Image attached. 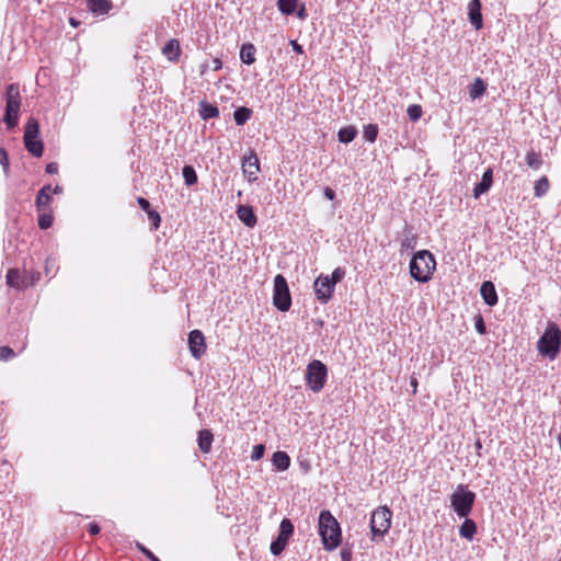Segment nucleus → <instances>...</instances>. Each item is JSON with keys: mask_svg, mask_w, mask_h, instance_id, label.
<instances>
[{"mask_svg": "<svg viewBox=\"0 0 561 561\" xmlns=\"http://www.w3.org/2000/svg\"><path fill=\"white\" fill-rule=\"evenodd\" d=\"M480 294L485 305L493 307L497 304L499 297L494 284L491 280H484L480 287Z\"/></svg>", "mask_w": 561, "mask_h": 561, "instance_id": "nucleus-12", "label": "nucleus"}, {"mask_svg": "<svg viewBox=\"0 0 561 561\" xmlns=\"http://www.w3.org/2000/svg\"><path fill=\"white\" fill-rule=\"evenodd\" d=\"M272 462L278 471H285L290 466V457L287 453L278 450L273 454Z\"/></svg>", "mask_w": 561, "mask_h": 561, "instance_id": "nucleus-22", "label": "nucleus"}, {"mask_svg": "<svg viewBox=\"0 0 561 561\" xmlns=\"http://www.w3.org/2000/svg\"><path fill=\"white\" fill-rule=\"evenodd\" d=\"M342 561H351L352 551L350 548H343L340 552Z\"/></svg>", "mask_w": 561, "mask_h": 561, "instance_id": "nucleus-47", "label": "nucleus"}, {"mask_svg": "<svg viewBox=\"0 0 561 561\" xmlns=\"http://www.w3.org/2000/svg\"><path fill=\"white\" fill-rule=\"evenodd\" d=\"M5 279H7L8 286L16 288V289L25 288L31 284L26 280V278L16 268L9 270L7 273Z\"/></svg>", "mask_w": 561, "mask_h": 561, "instance_id": "nucleus-16", "label": "nucleus"}, {"mask_svg": "<svg viewBox=\"0 0 561 561\" xmlns=\"http://www.w3.org/2000/svg\"><path fill=\"white\" fill-rule=\"evenodd\" d=\"M252 111L249 107L240 106L233 112V119L236 125H244L251 117Z\"/></svg>", "mask_w": 561, "mask_h": 561, "instance_id": "nucleus-28", "label": "nucleus"}, {"mask_svg": "<svg viewBox=\"0 0 561 561\" xmlns=\"http://www.w3.org/2000/svg\"><path fill=\"white\" fill-rule=\"evenodd\" d=\"M7 106L3 121L8 129H12L18 125L20 113V94L15 84H9L5 91Z\"/></svg>", "mask_w": 561, "mask_h": 561, "instance_id": "nucleus-6", "label": "nucleus"}, {"mask_svg": "<svg viewBox=\"0 0 561 561\" xmlns=\"http://www.w3.org/2000/svg\"><path fill=\"white\" fill-rule=\"evenodd\" d=\"M277 538L280 539L282 541H285L287 545L290 539V537H288L287 535H283L280 533H278Z\"/></svg>", "mask_w": 561, "mask_h": 561, "instance_id": "nucleus-55", "label": "nucleus"}, {"mask_svg": "<svg viewBox=\"0 0 561 561\" xmlns=\"http://www.w3.org/2000/svg\"><path fill=\"white\" fill-rule=\"evenodd\" d=\"M255 47L253 44L247 43L241 46L240 58L243 64L252 65L255 61Z\"/></svg>", "mask_w": 561, "mask_h": 561, "instance_id": "nucleus-26", "label": "nucleus"}, {"mask_svg": "<svg viewBox=\"0 0 561 561\" xmlns=\"http://www.w3.org/2000/svg\"><path fill=\"white\" fill-rule=\"evenodd\" d=\"M297 16L300 19V20H305L306 16H307V13H306V8L305 5L302 4L300 7V9L297 11Z\"/></svg>", "mask_w": 561, "mask_h": 561, "instance_id": "nucleus-52", "label": "nucleus"}, {"mask_svg": "<svg viewBox=\"0 0 561 561\" xmlns=\"http://www.w3.org/2000/svg\"><path fill=\"white\" fill-rule=\"evenodd\" d=\"M198 113H199V116L204 121H207V119H211V118L218 117L219 116V108L216 105L210 104V103H208L206 101H201L199 102Z\"/></svg>", "mask_w": 561, "mask_h": 561, "instance_id": "nucleus-20", "label": "nucleus"}, {"mask_svg": "<svg viewBox=\"0 0 561 561\" xmlns=\"http://www.w3.org/2000/svg\"><path fill=\"white\" fill-rule=\"evenodd\" d=\"M188 348L192 356L198 359L206 351L205 336L199 330H193L188 334Z\"/></svg>", "mask_w": 561, "mask_h": 561, "instance_id": "nucleus-11", "label": "nucleus"}, {"mask_svg": "<svg viewBox=\"0 0 561 561\" xmlns=\"http://www.w3.org/2000/svg\"><path fill=\"white\" fill-rule=\"evenodd\" d=\"M286 547L287 543L276 537V539L271 542L270 550L273 556H279Z\"/></svg>", "mask_w": 561, "mask_h": 561, "instance_id": "nucleus-37", "label": "nucleus"}, {"mask_svg": "<svg viewBox=\"0 0 561 561\" xmlns=\"http://www.w3.org/2000/svg\"><path fill=\"white\" fill-rule=\"evenodd\" d=\"M469 21L472 26L478 31L482 27L483 19L481 13L480 0H471L468 4Z\"/></svg>", "mask_w": 561, "mask_h": 561, "instance_id": "nucleus-13", "label": "nucleus"}, {"mask_svg": "<svg viewBox=\"0 0 561 561\" xmlns=\"http://www.w3.org/2000/svg\"><path fill=\"white\" fill-rule=\"evenodd\" d=\"M215 62H216V66H215L214 70H219L221 68V62L218 59H216Z\"/></svg>", "mask_w": 561, "mask_h": 561, "instance_id": "nucleus-57", "label": "nucleus"}, {"mask_svg": "<svg viewBox=\"0 0 561 561\" xmlns=\"http://www.w3.org/2000/svg\"><path fill=\"white\" fill-rule=\"evenodd\" d=\"M477 533V524L473 519L465 517L463 523L459 527L460 537L471 541Z\"/></svg>", "mask_w": 561, "mask_h": 561, "instance_id": "nucleus-19", "label": "nucleus"}, {"mask_svg": "<svg viewBox=\"0 0 561 561\" xmlns=\"http://www.w3.org/2000/svg\"><path fill=\"white\" fill-rule=\"evenodd\" d=\"M561 330L554 322H549L543 334L537 342L538 352L553 360L560 353Z\"/></svg>", "mask_w": 561, "mask_h": 561, "instance_id": "nucleus-3", "label": "nucleus"}, {"mask_svg": "<svg viewBox=\"0 0 561 561\" xmlns=\"http://www.w3.org/2000/svg\"><path fill=\"white\" fill-rule=\"evenodd\" d=\"M15 357L14 351L10 346H0V360H9Z\"/></svg>", "mask_w": 561, "mask_h": 561, "instance_id": "nucleus-41", "label": "nucleus"}, {"mask_svg": "<svg viewBox=\"0 0 561 561\" xmlns=\"http://www.w3.org/2000/svg\"><path fill=\"white\" fill-rule=\"evenodd\" d=\"M299 0H277L278 10L285 15H291L296 12Z\"/></svg>", "mask_w": 561, "mask_h": 561, "instance_id": "nucleus-29", "label": "nucleus"}, {"mask_svg": "<svg viewBox=\"0 0 561 561\" xmlns=\"http://www.w3.org/2000/svg\"><path fill=\"white\" fill-rule=\"evenodd\" d=\"M50 193H53V187L51 185L47 184V185H44L39 191H38V195H42V196H45V195H50Z\"/></svg>", "mask_w": 561, "mask_h": 561, "instance_id": "nucleus-50", "label": "nucleus"}, {"mask_svg": "<svg viewBox=\"0 0 561 561\" xmlns=\"http://www.w3.org/2000/svg\"><path fill=\"white\" fill-rule=\"evenodd\" d=\"M294 524L289 518H283L279 524L278 533L283 535H287L288 537H291L294 535Z\"/></svg>", "mask_w": 561, "mask_h": 561, "instance_id": "nucleus-36", "label": "nucleus"}, {"mask_svg": "<svg viewBox=\"0 0 561 561\" xmlns=\"http://www.w3.org/2000/svg\"><path fill=\"white\" fill-rule=\"evenodd\" d=\"M182 175L187 186H192L197 183V173L193 165L186 164L182 169Z\"/></svg>", "mask_w": 561, "mask_h": 561, "instance_id": "nucleus-30", "label": "nucleus"}, {"mask_svg": "<svg viewBox=\"0 0 561 561\" xmlns=\"http://www.w3.org/2000/svg\"><path fill=\"white\" fill-rule=\"evenodd\" d=\"M319 535L323 548L328 551L336 549L342 541V531L339 522L330 511L323 510L319 514Z\"/></svg>", "mask_w": 561, "mask_h": 561, "instance_id": "nucleus-1", "label": "nucleus"}, {"mask_svg": "<svg viewBox=\"0 0 561 561\" xmlns=\"http://www.w3.org/2000/svg\"><path fill=\"white\" fill-rule=\"evenodd\" d=\"M435 268V256L428 250L415 252L410 261V275L419 283H427Z\"/></svg>", "mask_w": 561, "mask_h": 561, "instance_id": "nucleus-2", "label": "nucleus"}, {"mask_svg": "<svg viewBox=\"0 0 561 561\" xmlns=\"http://www.w3.org/2000/svg\"><path fill=\"white\" fill-rule=\"evenodd\" d=\"M48 174H56L58 172V164L56 162H49L45 169Z\"/></svg>", "mask_w": 561, "mask_h": 561, "instance_id": "nucleus-48", "label": "nucleus"}, {"mask_svg": "<svg viewBox=\"0 0 561 561\" xmlns=\"http://www.w3.org/2000/svg\"><path fill=\"white\" fill-rule=\"evenodd\" d=\"M411 386L414 387V390L416 389L417 381L415 379L411 380Z\"/></svg>", "mask_w": 561, "mask_h": 561, "instance_id": "nucleus-58", "label": "nucleus"}, {"mask_svg": "<svg viewBox=\"0 0 561 561\" xmlns=\"http://www.w3.org/2000/svg\"><path fill=\"white\" fill-rule=\"evenodd\" d=\"M559 561H561V559Z\"/></svg>", "mask_w": 561, "mask_h": 561, "instance_id": "nucleus-59", "label": "nucleus"}, {"mask_svg": "<svg viewBox=\"0 0 561 561\" xmlns=\"http://www.w3.org/2000/svg\"><path fill=\"white\" fill-rule=\"evenodd\" d=\"M345 276V271L342 268V267H336L331 276H329V280H331L333 283V286L335 287V285L341 282Z\"/></svg>", "mask_w": 561, "mask_h": 561, "instance_id": "nucleus-40", "label": "nucleus"}, {"mask_svg": "<svg viewBox=\"0 0 561 561\" xmlns=\"http://www.w3.org/2000/svg\"><path fill=\"white\" fill-rule=\"evenodd\" d=\"M273 304L282 312L288 311L291 306L289 287L282 274H277L274 278Z\"/></svg>", "mask_w": 561, "mask_h": 561, "instance_id": "nucleus-8", "label": "nucleus"}, {"mask_svg": "<svg viewBox=\"0 0 561 561\" xmlns=\"http://www.w3.org/2000/svg\"><path fill=\"white\" fill-rule=\"evenodd\" d=\"M323 193L324 196L330 201H333L335 198V192L329 186L324 188Z\"/></svg>", "mask_w": 561, "mask_h": 561, "instance_id": "nucleus-51", "label": "nucleus"}, {"mask_svg": "<svg viewBox=\"0 0 561 561\" xmlns=\"http://www.w3.org/2000/svg\"><path fill=\"white\" fill-rule=\"evenodd\" d=\"M493 183V171L491 168H488L481 178V181L477 183L473 187V197L479 198L482 194L486 193Z\"/></svg>", "mask_w": 561, "mask_h": 561, "instance_id": "nucleus-15", "label": "nucleus"}, {"mask_svg": "<svg viewBox=\"0 0 561 561\" xmlns=\"http://www.w3.org/2000/svg\"><path fill=\"white\" fill-rule=\"evenodd\" d=\"M147 215H148L149 221L151 222L152 230H157L161 224L160 214L157 210L151 209L147 213Z\"/></svg>", "mask_w": 561, "mask_h": 561, "instance_id": "nucleus-39", "label": "nucleus"}, {"mask_svg": "<svg viewBox=\"0 0 561 561\" xmlns=\"http://www.w3.org/2000/svg\"><path fill=\"white\" fill-rule=\"evenodd\" d=\"M137 203H138L139 207H140L144 211H146V213H148L149 210H151V209H152V208H151V205H150V203H149V201H148V199H146L145 197H138V198H137Z\"/></svg>", "mask_w": 561, "mask_h": 561, "instance_id": "nucleus-46", "label": "nucleus"}, {"mask_svg": "<svg viewBox=\"0 0 561 561\" xmlns=\"http://www.w3.org/2000/svg\"><path fill=\"white\" fill-rule=\"evenodd\" d=\"M214 440V435L209 430H202L198 432V447L202 453L207 454L211 449V444Z\"/></svg>", "mask_w": 561, "mask_h": 561, "instance_id": "nucleus-21", "label": "nucleus"}, {"mask_svg": "<svg viewBox=\"0 0 561 561\" xmlns=\"http://www.w3.org/2000/svg\"><path fill=\"white\" fill-rule=\"evenodd\" d=\"M243 173L249 175V181L256 180L255 173L260 171V161L255 152L243 158Z\"/></svg>", "mask_w": 561, "mask_h": 561, "instance_id": "nucleus-14", "label": "nucleus"}, {"mask_svg": "<svg viewBox=\"0 0 561 561\" xmlns=\"http://www.w3.org/2000/svg\"><path fill=\"white\" fill-rule=\"evenodd\" d=\"M364 138L369 142H375L378 136V126L374 124H368L364 127Z\"/></svg>", "mask_w": 561, "mask_h": 561, "instance_id": "nucleus-35", "label": "nucleus"}, {"mask_svg": "<svg viewBox=\"0 0 561 561\" xmlns=\"http://www.w3.org/2000/svg\"><path fill=\"white\" fill-rule=\"evenodd\" d=\"M408 116L412 122H416L422 116V107L417 104L409 105L407 110Z\"/></svg>", "mask_w": 561, "mask_h": 561, "instance_id": "nucleus-38", "label": "nucleus"}, {"mask_svg": "<svg viewBox=\"0 0 561 561\" xmlns=\"http://www.w3.org/2000/svg\"><path fill=\"white\" fill-rule=\"evenodd\" d=\"M100 526L96 524V523H91L89 524L88 526V531L92 535V536H95V535H99L100 534Z\"/></svg>", "mask_w": 561, "mask_h": 561, "instance_id": "nucleus-49", "label": "nucleus"}, {"mask_svg": "<svg viewBox=\"0 0 561 561\" xmlns=\"http://www.w3.org/2000/svg\"><path fill=\"white\" fill-rule=\"evenodd\" d=\"M488 84L481 78H476L474 81L468 87L469 96L472 101L481 98L486 91Z\"/></svg>", "mask_w": 561, "mask_h": 561, "instance_id": "nucleus-23", "label": "nucleus"}, {"mask_svg": "<svg viewBox=\"0 0 561 561\" xmlns=\"http://www.w3.org/2000/svg\"><path fill=\"white\" fill-rule=\"evenodd\" d=\"M474 447H476V451L478 454V456H481V449H482V443L480 439H478L476 443H474Z\"/></svg>", "mask_w": 561, "mask_h": 561, "instance_id": "nucleus-54", "label": "nucleus"}, {"mask_svg": "<svg viewBox=\"0 0 561 561\" xmlns=\"http://www.w3.org/2000/svg\"><path fill=\"white\" fill-rule=\"evenodd\" d=\"M401 251L402 250H413L416 247L417 238L412 232V228L405 227L403 231V237L401 238Z\"/></svg>", "mask_w": 561, "mask_h": 561, "instance_id": "nucleus-24", "label": "nucleus"}, {"mask_svg": "<svg viewBox=\"0 0 561 561\" xmlns=\"http://www.w3.org/2000/svg\"><path fill=\"white\" fill-rule=\"evenodd\" d=\"M39 136V125L36 119L30 118L24 127V146L26 150L34 157L43 156L44 145Z\"/></svg>", "mask_w": 561, "mask_h": 561, "instance_id": "nucleus-7", "label": "nucleus"}, {"mask_svg": "<svg viewBox=\"0 0 561 561\" xmlns=\"http://www.w3.org/2000/svg\"><path fill=\"white\" fill-rule=\"evenodd\" d=\"M392 513L387 506L378 507L371 514L370 530L373 538H382L391 526Z\"/></svg>", "mask_w": 561, "mask_h": 561, "instance_id": "nucleus-9", "label": "nucleus"}, {"mask_svg": "<svg viewBox=\"0 0 561 561\" xmlns=\"http://www.w3.org/2000/svg\"><path fill=\"white\" fill-rule=\"evenodd\" d=\"M549 190V181L546 176L540 178L538 181H536L534 191L535 196L541 197L543 196Z\"/></svg>", "mask_w": 561, "mask_h": 561, "instance_id": "nucleus-33", "label": "nucleus"}, {"mask_svg": "<svg viewBox=\"0 0 561 561\" xmlns=\"http://www.w3.org/2000/svg\"><path fill=\"white\" fill-rule=\"evenodd\" d=\"M357 133L358 131L355 126L348 125L340 128V130L337 131V139L342 144H350L355 139Z\"/></svg>", "mask_w": 561, "mask_h": 561, "instance_id": "nucleus-25", "label": "nucleus"}, {"mask_svg": "<svg viewBox=\"0 0 561 561\" xmlns=\"http://www.w3.org/2000/svg\"><path fill=\"white\" fill-rule=\"evenodd\" d=\"M180 44L176 39H170L162 49L169 60H175L180 56Z\"/></svg>", "mask_w": 561, "mask_h": 561, "instance_id": "nucleus-27", "label": "nucleus"}, {"mask_svg": "<svg viewBox=\"0 0 561 561\" xmlns=\"http://www.w3.org/2000/svg\"><path fill=\"white\" fill-rule=\"evenodd\" d=\"M291 46H293V49L298 53V54H302V46L299 45L296 41H291L290 42Z\"/></svg>", "mask_w": 561, "mask_h": 561, "instance_id": "nucleus-53", "label": "nucleus"}, {"mask_svg": "<svg viewBox=\"0 0 561 561\" xmlns=\"http://www.w3.org/2000/svg\"><path fill=\"white\" fill-rule=\"evenodd\" d=\"M265 451V447L262 444L255 445L251 453V459L252 460H260Z\"/></svg>", "mask_w": 561, "mask_h": 561, "instance_id": "nucleus-43", "label": "nucleus"}, {"mask_svg": "<svg viewBox=\"0 0 561 561\" xmlns=\"http://www.w3.org/2000/svg\"><path fill=\"white\" fill-rule=\"evenodd\" d=\"M87 7L94 15H104L112 10L113 2L111 0H87Z\"/></svg>", "mask_w": 561, "mask_h": 561, "instance_id": "nucleus-17", "label": "nucleus"}, {"mask_svg": "<svg viewBox=\"0 0 561 561\" xmlns=\"http://www.w3.org/2000/svg\"><path fill=\"white\" fill-rule=\"evenodd\" d=\"M53 193L54 194L62 193V187L60 185H56L55 187H53Z\"/></svg>", "mask_w": 561, "mask_h": 561, "instance_id": "nucleus-56", "label": "nucleus"}, {"mask_svg": "<svg viewBox=\"0 0 561 561\" xmlns=\"http://www.w3.org/2000/svg\"><path fill=\"white\" fill-rule=\"evenodd\" d=\"M474 325H476V330L478 331V333L484 334L486 332L485 324H484L483 318L481 316H478L476 318Z\"/></svg>", "mask_w": 561, "mask_h": 561, "instance_id": "nucleus-45", "label": "nucleus"}, {"mask_svg": "<svg viewBox=\"0 0 561 561\" xmlns=\"http://www.w3.org/2000/svg\"><path fill=\"white\" fill-rule=\"evenodd\" d=\"M334 288L328 275H320L313 283L316 297L321 304H327L331 299Z\"/></svg>", "mask_w": 561, "mask_h": 561, "instance_id": "nucleus-10", "label": "nucleus"}, {"mask_svg": "<svg viewBox=\"0 0 561 561\" xmlns=\"http://www.w3.org/2000/svg\"><path fill=\"white\" fill-rule=\"evenodd\" d=\"M237 215L240 221H242L247 227H254L257 222L256 215L254 214L251 206L240 205L237 208Z\"/></svg>", "mask_w": 561, "mask_h": 561, "instance_id": "nucleus-18", "label": "nucleus"}, {"mask_svg": "<svg viewBox=\"0 0 561 561\" xmlns=\"http://www.w3.org/2000/svg\"><path fill=\"white\" fill-rule=\"evenodd\" d=\"M53 214L51 210L38 211V227L43 230H46L53 225Z\"/></svg>", "mask_w": 561, "mask_h": 561, "instance_id": "nucleus-32", "label": "nucleus"}, {"mask_svg": "<svg viewBox=\"0 0 561 561\" xmlns=\"http://www.w3.org/2000/svg\"><path fill=\"white\" fill-rule=\"evenodd\" d=\"M328 378V367L319 359H313L307 365L306 369V383L313 392H320Z\"/></svg>", "mask_w": 561, "mask_h": 561, "instance_id": "nucleus-5", "label": "nucleus"}, {"mask_svg": "<svg viewBox=\"0 0 561 561\" xmlns=\"http://www.w3.org/2000/svg\"><path fill=\"white\" fill-rule=\"evenodd\" d=\"M476 493L459 484L450 495V506L459 517H467L473 507Z\"/></svg>", "mask_w": 561, "mask_h": 561, "instance_id": "nucleus-4", "label": "nucleus"}, {"mask_svg": "<svg viewBox=\"0 0 561 561\" xmlns=\"http://www.w3.org/2000/svg\"><path fill=\"white\" fill-rule=\"evenodd\" d=\"M526 163L533 170H539L542 165V158L539 152H535L534 150L529 151L526 154Z\"/></svg>", "mask_w": 561, "mask_h": 561, "instance_id": "nucleus-31", "label": "nucleus"}, {"mask_svg": "<svg viewBox=\"0 0 561 561\" xmlns=\"http://www.w3.org/2000/svg\"><path fill=\"white\" fill-rule=\"evenodd\" d=\"M136 547L139 551H141L150 561H161L157 556L152 553L151 550L146 548L142 543L137 542Z\"/></svg>", "mask_w": 561, "mask_h": 561, "instance_id": "nucleus-42", "label": "nucleus"}, {"mask_svg": "<svg viewBox=\"0 0 561 561\" xmlns=\"http://www.w3.org/2000/svg\"><path fill=\"white\" fill-rule=\"evenodd\" d=\"M0 164L3 167L5 173L9 172V156L4 148L0 147Z\"/></svg>", "mask_w": 561, "mask_h": 561, "instance_id": "nucleus-44", "label": "nucleus"}, {"mask_svg": "<svg viewBox=\"0 0 561 561\" xmlns=\"http://www.w3.org/2000/svg\"><path fill=\"white\" fill-rule=\"evenodd\" d=\"M50 202H51L50 195L42 196V195L37 194L36 199H35V206H36L37 211L50 210Z\"/></svg>", "mask_w": 561, "mask_h": 561, "instance_id": "nucleus-34", "label": "nucleus"}]
</instances>
